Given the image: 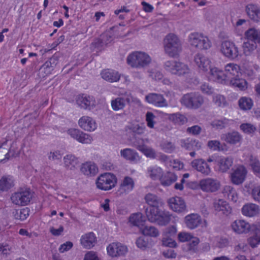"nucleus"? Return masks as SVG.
Masks as SVG:
<instances>
[{
  "mask_svg": "<svg viewBox=\"0 0 260 260\" xmlns=\"http://www.w3.org/2000/svg\"><path fill=\"white\" fill-rule=\"evenodd\" d=\"M186 226L191 230L194 229L201 225L206 226V221L202 219L200 215L191 213L186 215L184 219Z\"/></svg>",
  "mask_w": 260,
  "mask_h": 260,
  "instance_id": "19",
  "label": "nucleus"
},
{
  "mask_svg": "<svg viewBox=\"0 0 260 260\" xmlns=\"http://www.w3.org/2000/svg\"><path fill=\"white\" fill-rule=\"evenodd\" d=\"M97 238L93 232H88L83 234L80 239V243L82 247L86 249L92 248L96 244Z\"/></svg>",
  "mask_w": 260,
  "mask_h": 260,
  "instance_id": "23",
  "label": "nucleus"
},
{
  "mask_svg": "<svg viewBox=\"0 0 260 260\" xmlns=\"http://www.w3.org/2000/svg\"><path fill=\"white\" fill-rule=\"evenodd\" d=\"M246 12L250 18L258 22L260 21V8L255 5L249 4L246 6Z\"/></svg>",
  "mask_w": 260,
  "mask_h": 260,
  "instance_id": "33",
  "label": "nucleus"
},
{
  "mask_svg": "<svg viewBox=\"0 0 260 260\" xmlns=\"http://www.w3.org/2000/svg\"><path fill=\"white\" fill-rule=\"evenodd\" d=\"M12 250V247L7 243H0V254L7 255Z\"/></svg>",
  "mask_w": 260,
  "mask_h": 260,
  "instance_id": "59",
  "label": "nucleus"
},
{
  "mask_svg": "<svg viewBox=\"0 0 260 260\" xmlns=\"http://www.w3.org/2000/svg\"><path fill=\"white\" fill-rule=\"evenodd\" d=\"M83 260H101L97 252L88 251L85 254Z\"/></svg>",
  "mask_w": 260,
  "mask_h": 260,
  "instance_id": "56",
  "label": "nucleus"
},
{
  "mask_svg": "<svg viewBox=\"0 0 260 260\" xmlns=\"http://www.w3.org/2000/svg\"><path fill=\"white\" fill-rule=\"evenodd\" d=\"M107 254L112 257L124 255L127 252V247L119 242H112L106 247Z\"/></svg>",
  "mask_w": 260,
  "mask_h": 260,
  "instance_id": "17",
  "label": "nucleus"
},
{
  "mask_svg": "<svg viewBox=\"0 0 260 260\" xmlns=\"http://www.w3.org/2000/svg\"><path fill=\"white\" fill-rule=\"evenodd\" d=\"M191 165L193 168L205 175H208L211 172V168L203 159L193 160L191 162Z\"/></svg>",
  "mask_w": 260,
  "mask_h": 260,
  "instance_id": "24",
  "label": "nucleus"
},
{
  "mask_svg": "<svg viewBox=\"0 0 260 260\" xmlns=\"http://www.w3.org/2000/svg\"><path fill=\"white\" fill-rule=\"evenodd\" d=\"M167 203L169 208L173 212L181 214L187 212V205L181 197L175 196L168 199Z\"/></svg>",
  "mask_w": 260,
  "mask_h": 260,
  "instance_id": "15",
  "label": "nucleus"
},
{
  "mask_svg": "<svg viewBox=\"0 0 260 260\" xmlns=\"http://www.w3.org/2000/svg\"><path fill=\"white\" fill-rule=\"evenodd\" d=\"M234 123V121L232 119H228L226 118H222L220 120H215L212 123V125L213 127L217 128H222L229 126Z\"/></svg>",
  "mask_w": 260,
  "mask_h": 260,
  "instance_id": "45",
  "label": "nucleus"
},
{
  "mask_svg": "<svg viewBox=\"0 0 260 260\" xmlns=\"http://www.w3.org/2000/svg\"><path fill=\"white\" fill-rule=\"evenodd\" d=\"M241 211L244 216L253 217L259 214L260 208L255 204L247 203L243 206Z\"/></svg>",
  "mask_w": 260,
  "mask_h": 260,
  "instance_id": "30",
  "label": "nucleus"
},
{
  "mask_svg": "<svg viewBox=\"0 0 260 260\" xmlns=\"http://www.w3.org/2000/svg\"><path fill=\"white\" fill-rule=\"evenodd\" d=\"M182 146L188 150H198L201 147L200 143L189 139L184 140L182 142Z\"/></svg>",
  "mask_w": 260,
  "mask_h": 260,
  "instance_id": "44",
  "label": "nucleus"
},
{
  "mask_svg": "<svg viewBox=\"0 0 260 260\" xmlns=\"http://www.w3.org/2000/svg\"><path fill=\"white\" fill-rule=\"evenodd\" d=\"M55 61L54 58H51L48 61H46L43 66L44 69H46V74H50L51 71L53 70L54 66L55 65Z\"/></svg>",
  "mask_w": 260,
  "mask_h": 260,
  "instance_id": "57",
  "label": "nucleus"
},
{
  "mask_svg": "<svg viewBox=\"0 0 260 260\" xmlns=\"http://www.w3.org/2000/svg\"><path fill=\"white\" fill-rule=\"evenodd\" d=\"M139 231L142 234L146 236L156 237L159 235L158 230L152 225L144 224Z\"/></svg>",
  "mask_w": 260,
  "mask_h": 260,
  "instance_id": "37",
  "label": "nucleus"
},
{
  "mask_svg": "<svg viewBox=\"0 0 260 260\" xmlns=\"http://www.w3.org/2000/svg\"><path fill=\"white\" fill-rule=\"evenodd\" d=\"M120 156L126 160L137 163L139 162L141 157L138 153L135 150L130 148H125L120 150Z\"/></svg>",
  "mask_w": 260,
  "mask_h": 260,
  "instance_id": "29",
  "label": "nucleus"
},
{
  "mask_svg": "<svg viewBox=\"0 0 260 260\" xmlns=\"http://www.w3.org/2000/svg\"><path fill=\"white\" fill-rule=\"evenodd\" d=\"M162 174L163 171L162 169L158 166L149 167L147 169V176L153 180L160 179Z\"/></svg>",
  "mask_w": 260,
  "mask_h": 260,
  "instance_id": "36",
  "label": "nucleus"
},
{
  "mask_svg": "<svg viewBox=\"0 0 260 260\" xmlns=\"http://www.w3.org/2000/svg\"><path fill=\"white\" fill-rule=\"evenodd\" d=\"M64 230L63 226L60 225L58 228L51 227L50 229V232L52 235L55 236L61 235Z\"/></svg>",
  "mask_w": 260,
  "mask_h": 260,
  "instance_id": "63",
  "label": "nucleus"
},
{
  "mask_svg": "<svg viewBox=\"0 0 260 260\" xmlns=\"http://www.w3.org/2000/svg\"><path fill=\"white\" fill-rule=\"evenodd\" d=\"M33 197V193L29 189L25 188L13 193L11 197L12 202L17 205H27Z\"/></svg>",
  "mask_w": 260,
  "mask_h": 260,
  "instance_id": "12",
  "label": "nucleus"
},
{
  "mask_svg": "<svg viewBox=\"0 0 260 260\" xmlns=\"http://www.w3.org/2000/svg\"><path fill=\"white\" fill-rule=\"evenodd\" d=\"M177 232L176 225H173L166 229L162 234V244L164 246L169 247H176L177 243L174 240Z\"/></svg>",
  "mask_w": 260,
  "mask_h": 260,
  "instance_id": "18",
  "label": "nucleus"
},
{
  "mask_svg": "<svg viewBox=\"0 0 260 260\" xmlns=\"http://www.w3.org/2000/svg\"><path fill=\"white\" fill-rule=\"evenodd\" d=\"M62 153L59 150L51 151L48 154V158L52 161H56L60 159Z\"/></svg>",
  "mask_w": 260,
  "mask_h": 260,
  "instance_id": "58",
  "label": "nucleus"
},
{
  "mask_svg": "<svg viewBox=\"0 0 260 260\" xmlns=\"http://www.w3.org/2000/svg\"><path fill=\"white\" fill-rule=\"evenodd\" d=\"M191 238L192 235L185 232H180L178 235V240L181 242L188 241L190 240Z\"/></svg>",
  "mask_w": 260,
  "mask_h": 260,
  "instance_id": "60",
  "label": "nucleus"
},
{
  "mask_svg": "<svg viewBox=\"0 0 260 260\" xmlns=\"http://www.w3.org/2000/svg\"><path fill=\"white\" fill-rule=\"evenodd\" d=\"M136 147L147 157L151 159H158L166 162L168 160L166 155L156 152L152 148L145 145H139Z\"/></svg>",
  "mask_w": 260,
  "mask_h": 260,
  "instance_id": "21",
  "label": "nucleus"
},
{
  "mask_svg": "<svg viewBox=\"0 0 260 260\" xmlns=\"http://www.w3.org/2000/svg\"><path fill=\"white\" fill-rule=\"evenodd\" d=\"M78 123L81 128L88 132H93L98 128V123L96 120L88 116H83L80 117Z\"/></svg>",
  "mask_w": 260,
  "mask_h": 260,
  "instance_id": "20",
  "label": "nucleus"
},
{
  "mask_svg": "<svg viewBox=\"0 0 260 260\" xmlns=\"http://www.w3.org/2000/svg\"><path fill=\"white\" fill-rule=\"evenodd\" d=\"M151 56L143 51H134L129 53L126 58L127 63L135 68H144L151 62Z\"/></svg>",
  "mask_w": 260,
  "mask_h": 260,
  "instance_id": "6",
  "label": "nucleus"
},
{
  "mask_svg": "<svg viewBox=\"0 0 260 260\" xmlns=\"http://www.w3.org/2000/svg\"><path fill=\"white\" fill-rule=\"evenodd\" d=\"M208 146L209 149L213 151H223L225 150L223 146L217 140L209 141L208 143Z\"/></svg>",
  "mask_w": 260,
  "mask_h": 260,
  "instance_id": "53",
  "label": "nucleus"
},
{
  "mask_svg": "<svg viewBox=\"0 0 260 260\" xmlns=\"http://www.w3.org/2000/svg\"><path fill=\"white\" fill-rule=\"evenodd\" d=\"M76 103L81 108L90 109L95 105V101L92 96L82 94L77 97Z\"/></svg>",
  "mask_w": 260,
  "mask_h": 260,
  "instance_id": "26",
  "label": "nucleus"
},
{
  "mask_svg": "<svg viewBox=\"0 0 260 260\" xmlns=\"http://www.w3.org/2000/svg\"><path fill=\"white\" fill-rule=\"evenodd\" d=\"M134 184L133 179L128 176H126L124 178L120 184V189L123 190L124 193H128L133 189Z\"/></svg>",
  "mask_w": 260,
  "mask_h": 260,
  "instance_id": "39",
  "label": "nucleus"
},
{
  "mask_svg": "<svg viewBox=\"0 0 260 260\" xmlns=\"http://www.w3.org/2000/svg\"><path fill=\"white\" fill-rule=\"evenodd\" d=\"M213 101L217 106L219 107L224 106L226 103L225 98L220 94H214Z\"/></svg>",
  "mask_w": 260,
  "mask_h": 260,
  "instance_id": "55",
  "label": "nucleus"
},
{
  "mask_svg": "<svg viewBox=\"0 0 260 260\" xmlns=\"http://www.w3.org/2000/svg\"><path fill=\"white\" fill-rule=\"evenodd\" d=\"M222 193L224 196L233 201L237 202L238 199V194L236 189L231 185H225L222 189Z\"/></svg>",
  "mask_w": 260,
  "mask_h": 260,
  "instance_id": "35",
  "label": "nucleus"
},
{
  "mask_svg": "<svg viewBox=\"0 0 260 260\" xmlns=\"http://www.w3.org/2000/svg\"><path fill=\"white\" fill-rule=\"evenodd\" d=\"M12 214L15 219L23 221L28 217L29 210L28 208H24L20 210H15L13 212Z\"/></svg>",
  "mask_w": 260,
  "mask_h": 260,
  "instance_id": "40",
  "label": "nucleus"
},
{
  "mask_svg": "<svg viewBox=\"0 0 260 260\" xmlns=\"http://www.w3.org/2000/svg\"><path fill=\"white\" fill-rule=\"evenodd\" d=\"M155 117L153 114L151 112H148L147 113L146 115V119L147 123V125L150 128H152L154 126V120Z\"/></svg>",
  "mask_w": 260,
  "mask_h": 260,
  "instance_id": "62",
  "label": "nucleus"
},
{
  "mask_svg": "<svg viewBox=\"0 0 260 260\" xmlns=\"http://www.w3.org/2000/svg\"><path fill=\"white\" fill-rule=\"evenodd\" d=\"M239 107L243 110H250L253 106L252 100L247 97H242L238 101Z\"/></svg>",
  "mask_w": 260,
  "mask_h": 260,
  "instance_id": "43",
  "label": "nucleus"
},
{
  "mask_svg": "<svg viewBox=\"0 0 260 260\" xmlns=\"http://www.w3.org/2000/svg\"><path fill=\"white\" fill-rule=\"evenodd\" d=\"M95 183L98 189L107 191L116 187L117 184V178L113 173H104L97 177Z\"/></svg>",
  "mask_w": 260,
  "mask_h": 260,
  "instance_id": "7",
  "label": "nucleus"
},
{
  "mask_svg": "<svg viewBox=\"0 0 260 260\" xmlns=\"http://www.w3.org/2000/svg\"><path fill=\"white\" fill-rule=\"evenodd\" d=\"M73 246V244L72 242L67 241L62 244L59 247L58 250L61 253L69 251L71 249Z\"/></svg>",
  "mask_w": 260,
  "mask_h": 260,
  "instance_id": "61",
  "label": "nucleus"
},
{
  "mask_svg": "<svg viewBox=\"0 0 260 260\" xmlns=\"http://www.w3.org/2000/svg\"><path fill=\"white\" fill-rule=\"evenodd\" d=\"M64 164L66 167L72 169L79 164V159L73 154H67L63 158Z\"/></svg>",
  "mask_w": 260,
  "mask_h": 260,
  "instance_id": "38",
  "label": "nucleus"
},
{
  "mask_svg": "<svg viewBox=\"0 0 260 260\" xmlns=\"http://www.w3.org/2000/svg\"><path fill=\"white\" fill-rule=\"evenodd\" d=\"M14 185V180L12 177H3L0 180V189L7 190L11 188Z\"/></svg>",
  "mask_w": 260,
  "mask_h": 260,
  "instance_id": "42",
  "label": "nucleus"
},
{
  "mask_svg": "<svg viewBox=\"0 0 260 260\" xmlns=\"http://www.w3.org/2000/svg\"><path fill=\"white\" fill-rule=\"evenodd\" d=\"M77 141L83 144H90L92 141V137L90 135L81 132Z\"/></svg>",
  "mask_w": 260,
  "mask_h": 260,
  "instance_id": "52",
  "label": "nucleus"
},
{
  "mask_svg": "<svg viewBox=\"0 0 260 260\" xmlns=\"http://www.w3.org/2000/svg\"><path fill=\"white\" fill-rule=\"evenodd\" d=\"M220 51L222 54L230 59H235L240 55V52L235 44L229 40H224L220 45Z\"/></svg>",
  "mask_w": 260,
  "mask_h": 260,
  "instance_id": "10",
  "label": "nucleus"
},
{
  "mask_svg": "<svg viewBox=\"0 0 260 260\" xmlns=\"http://www.w3.org/2000/svg\"><path fill=\"white\" fill-rule=\"evenodd\" d=\"M81 132L78 128H71L68 129V133L71 137L77 140Z\"/></svg>",
  "mask_w": 260,
  "mask_h": 260,
  "instance_id": "64",
  "label": "nucleus"
},
{
  "mask_svg": "<svg viewBox=\"0 0 260 260\" xmlns=\"http://www.w3.org/2000/svg\"><path fill=\"white\" fill-rule=\"evenodd\" d=\"M102 78L109 82H116L120 78V74L116 71L112 69H105L101 73Z\"/></svg>",
  "mask_w": 260,
  "mask_h": 260,
  "instance_id": "28",
  "label": "nucleus"
},
{
  "mask_svg": "<svg viewBox=\"0 0 260 260\" xmlns=\"http://www.w3.org/2000/svg\"><path fill=\"white\" fill-rule=\"evenodd\" d=\"M250 194L254 201L260 202V185H254L251 189Z\"/></svg>",
  "mask_w": 260,
  "mask_h": 260,
  "instance_id": "54",
  "label": "nucleus"
},
{
  "mask_svg": "<svg viewBox=\"0 0 260 260\" xmlns=\"http://www.w3.org/2000/svg\"><path fill=\"white\" fill-rule=\"evenodd\" d=\"M177 177L176 175L171 173H168L167 174L161 177L160 181L162 185L168 186L170 185L173 182L176 181Z\"/></svg>",
  "mask_w": 260,
  "mask_h": 260,
  "instance_id": "41",
  "label": "nucleus"
},
{
  "mask_svg": "<svg viewBox=\"0 0 260 260\" xmlns=\"http://www.w3.org/2000/svg\"><path fill=\"white\" fill-rule=\"evenodd\" d=\"M148 220L159 225H166L171 219L172 214L168 211L162 210L159 206L149 207L145 211Z\"/></svg>",
  "mask_w": 260,
  "mask_h": 260,
  "instance_id": "3",
  "label": "nucleus"
},
{
  "mask_svg": "<svg viewBox=\"0 0 260 260\" xmlns=\"http://www.w3.org/2000/svg\"><path fill=\"white\" fill-rule=\"evenodd\" d=\"M240 128L244 133L250 135H253L256 131V127L249 123H242L241 124Z\"/></svg>",
  "mask_w": 260,
  "mask_h": 260,
  "instance_id": "50",
  "label": "nucleus"
},
{
  "mask_svg": "<svg viewBox=\"0 0 260 260\" xmlns=\"http://www.w3.org/2000/svg\"><path fill=\"white\" fill-rule=\"evenodd\" d=\"M80 170L84 175L87 176H93L98 172L97 166L92 162H86L83 164Z\"/></svg>",
  "mask_w": 260,
  "mask_h": 260,
  "instance_id": "34",
  "label": "nucleus"
},
{
  "mask_svg": "<svg viewBox=\"0 0 260 260\" xmlns=\"http://www.w3.org/2000/svg\"><path fill=\"white\" fill-rule=\"evenodd\" d=\"M245 36L247 41L243 44V51L246 55H249L256 48V43L260 42V31L250 28L245 32Z\"/></svg>",
  "mask_w": 260,
  "mask_h": 260,
  "instance_id": "8",
  "label": "nucleus"
},
{
  "mask_svg": "<svg viewBox=\"0 0 260 260\" xmlns=\"http://www.w3.org/2000/svg\"><path fill=\"white\" fill-rule=\"evenodd\" d=\"M249 165L251 167L253 172L255 174L260 173V162L258 159L251 157Z\"/></svg>",
  "mask_w": 260,
  "mask_h": 260,
  "instance_id": "51",
  "label": "nucleus"
},
{
  "mask_svg": "<svg viewBox=\"0 0 260 260\" xmlns=\"http://www.w3.org/2000/svg\"><path fill=\"white\" fill-rule=\"evenodd\" d=\"M221 139L229 144H235L241 141L242 136L237 132H232L222 134Z\"/></svg>",
  "mask_w": 260,
  "mask_h": 260,
  "instance_id": "32",
  "label": "nucleus"
},
{
  "mask_svg": "<svg viewBox=\"0 0 260 260\" xmlns=\"http://www.w3.org/2000/svg\"><path fill=\"white\" fill-rule=\"evenodd\" d=\"M146 202L149 205V207L159 206L160 202L158 197L153 194L148 193L145 197Z\"/></svg>",
  "mask_w": 260,
  "mask_h": 260,
  "instance_id": "47",
  "label": "nucleus"
},
{
  "mask_svg": "<svg viewBox=\"0 0 260 260\" xmlns=\"http://www.w3.org/2000/svg\"><path fill=\"white\" fill-rule=\"evenodd\" d=\"M214 210L220 214L228 215L232 212V208L225 201L222 199L215 200L213 203Z\"/></svg>",
  "mask_w": 260,
  "mask_h": 260,
  "instance_id": "25",
  "label": "nucleus"
},
{
  "mask_svg": "<svg viewBox=\"0 0 260 260\" xmlns=\"http://www.w3.org/2000/svg\"><path fill=\"white\" fill-rule=\"evenodd\" d=\"M146 101L151 104L157 107H166L167 106V102L164 98L159 94L150 93L145 97Z\"/></svg>",
  "mask_w": 260,
  "mask_h": 260,
  "instance_id": "27",
  "label": "nucleus"
},
{
  "mask_svg": "<svg viewBox=\"0 0 260 260\" xmlns=\"http://www.w3.org/2000/svg\"><path fill=\"white\" fill-rule=\"evenodd\" d=\"M207 162H214L215 163V170L222 173L227 172L233 164V160L232 158L219 156L217 154H213L209 156L207 159Z\"/></svg>",
  "mask_w": 260,
  "mask_h": 260,
  "instance_id": "9",
  "label": "nucleus"
},
{
  "mask_svg": "<svg viewBox=\"0 0 260 260\" xmlns=\"http://www.w3.org/2000/svg\"><path fill=\"white\" fill-rule=\"evenodd\" d=\"M145 217L141 212L132 214L128 218L129 223L138 227L139 230L145 224Z\"/></svg>",
  "mask_w": 260,
  "mask_h": 260,
  "instance_id": "31",
  "label": "nucleus"
},
{
  "mask_svg": "<svg viewBox=\"0 0 260 260\" xmlns=\"http://www.w3.org/2000/svg\"><path fill=\"white\" fill-rule=\"evenodd\" d=\"M187 42L191 47L200 50H208L212 45L209 38L203 33L199 32L189 34L187 37Z\"/></svg>",
  "mask_w": 260,
  "mask_h": 260,
  "instance_id": "4",
  "label": "nucleus"
},
{
  "mask_svg": "<svg viewBox=\"0 0 260 260\" xmlns=\"http://www.w3.org/2000/svg\"><path fill=\"white\" fill-rule=\"evenodd\" d=\"M164 68L166 71L178 76L188 74L189 72V69L187 65L174 60L167 61L165 63Z\"/></svg>",
  "mask_w": 260,
  "mask_h": 260,
  "instance_id": "11",
  "label": "nucleus"
},
{
  "mask_svg": "<svg viewBox=\"0 0 260 260\" xmlns=\"http://www.w3.org/2000/svg\"><path fill=\"white\" fill-rule=\"evenodd\" d=\"M232 230L237 234L241 235L248 233L251 230V225L244 219H236L231 224Z\"/></svg>",
  "mask_w": 260,
  "mask_h": 260,
  "instance_id": "22",
  "label": "nucleus"
},
{
  "mask_svg": "<svg viewBox=\"0 0 260 260\" xmlns=\"http://www.w3.org/2000/svg\"><path fill=\"white\" fill-rule=\"evenodd\" d=\"M247 170L243 165L235 166L230 173V178L231 182L235 185L242 184L246 178Z\"/></svg>",
  "mask_w": 260,
  "mask_h": 260,
  "instance_id": "13",
  "label": "nucleus"
},
{
  "mask_svg": "<svg viewBox=\"0 0 260 260\" xmlns=\"http://www.w3.org/2000/svg\"><path fill=\"white\" fill-rule=\"evenodd\" d=\"M247 242L249 246L252 248L258 247L260 244V232L256 231L253 235L248 238Z\"/></svg>",
  "mask_w": 260,
  "mask_h": 260,
  "instance_id": "48",
  "label": "nucleus"
},
{
  "mask_svg": "<svg viewBox=\"0 0 260 260\" xmlns=\"http://www.w3.org/2000/svg\"><path fill=\"white\" fill-rule=\"evenodd\" d=\"M181 103L190 108H197L203 103V98L196 93L185 94L181 100Z\"/></svg>",
  "mask_w": 260,
  "mask_h": 260,
  "instance_id": "16",
  "label": "nucleus"
},
{
  "mask_svg": "<svg viewBox=\"0 0 260 260\" xmlns=\"http://www.w3.org/2000/svg\"><path fill=\"white\" fill-rule=\"evenodd\" d=\"M169 117L170 120L178 124H183L187 122L186 117L179 113L171 114Z\"/></svg>",
  "mask_w": 260,
  "mask_h": 260,
  "instance_id": "49",
  "label": "nucleus"
},
{
  "mask_svg": "<svg viewBox=\"0 0 260 260\" xmlns=\"http://www.w3.org/2000/svg\"><path fill=\"white\" fill-rule=\"evenodd\" d=\"M199 186L202 191L211 193L218 191L221 187V184L216 179L206 178L200 181Z\"/></svg>",
  "mask_w": 260,
  "mask_h": 260,
  "instance_id": "14",
  "label": "nucleus"
},
{
  "mask_svg": "<svg viewBox=\"0 0 260 260\" xmlns=\"http://www.w3.org/2000/svg\"><path fill=\"white\" fill-rule=\"evenodd\" d=\"M165 52L171 57L177 56L182 50V44L178 36L173 33L167 35L163 41Z\"/></svg>",
  "mask_w": 260,
  "mask_h": 260,
  "instance_id": "5",
  "label": "nucleus"
},
{
  "mask_svg": "<svg viewBox=\"0 0 260 260\" xmlns=\"http://www.w3.org/2000/svg\"><path fill=\"white\" fill-rule=\"evenodd\" d=\"M194 61L200 71L208 72L209 80L224 84L225 78L224 77V71L214 66L211 60L202 53H197L194 58Z\"/></svg>",
  "mask_w": 260,
  "mask_h": 260,
  "instance_id": "1",
  "label": "nucleus"
},
{
  "mask_svg": "<svg viewBox=\"0 0 260 260\" xmlns=\"http://www.w3.org/2000/svg\"><path fill=\"white\" fill-rule=\"evenodd\" d=\"M224 84L238 88L241 90H245L248 88V83L241 78L242 72L240 67L234 63L226 64L224 69Z\"/></svg>",
  "mask_w": 260,
  "mask_h": 260,
  "instance_id": "2",
  "label": "nucleus"
},
{
  "mask_svg": "<svg viewBox=\"0 0 260 260\" xmlns=\"http://www.w3.org/2000/svg\"><path fill=\"white\" fill-rule=\"evenodd\" d=\"M125 104V100L120 98H116L112 100L111 102L112 108L114 111H118L123 109Z\"/></svg>",
  "mask_w": 260,
  "mask_h": 260,
  "instance_id": "46",
  "label": "nucleus"
}]
</instances>
